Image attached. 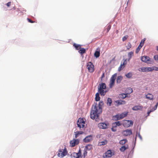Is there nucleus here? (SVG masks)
<instances>
[{"label":"nucleus","mask_w":158,"mask_h":158,"mask_svg":"<svg viewBox=\"0 0 158 158\" xmlns=\"http://www.w3.org/2000/svg\"><path fill=\"white\" fill-rule=\"evenodd\" d=\"M141 48V47H139V46H138V47L136 48V51H135V53H138L139 52V50H140V49Z\"/></svg>","instance_id":"42"},{"label":"nucleus","mask_w":158,"mask_h":158,"mask_svg":"<svg viewBox=\"0 0 158 158\" xmlns=\"http://www.w3.org/2000/svg\"><path fill=\"white\" fill-rule=\"evenodd\" d=\"M123 124L124 127H128L133 125V122L131 121L125 120L124 121Z\"/></svg>","instance_id":"6"},{"label":"nucleus","mask_w":158,"mask_h":158,"mask_svg":"<svg viewBox=\"0 0 158 158\" xmlns=\"http://www.w3.org/2000/svg\"><path fill=\"white\" fill-rule=\"evenodd\" d=\"M134 55V52H129L128 54V56L129 57V59H128V61L131 58L132 56H133Z\"/></svg>","instance_id":"26"},{"label":"nucleus","mask_w":158,"mask_h":158,"mask_svg":"<svg viewBox=\"0 0 158 158\" xmlns=\"http://www.w3.org/2000/svg\"><path fill=\"white\" fill-rule=\"evenodd\" d=\"M158 105V102L155 105V106L154 108V110H156V109Z\"/></svg>","instance_id":"50"},{"label":"nucleus","mask_w":158,"mask_h":158,"mask_svg":"<svg viewBox=\"0 0 158 158\" xmlns=\"http://www.w3.org/2000/svg\"><path fill=\"white\" fill-rule=\"evenodd\" d=\"M87 68L89 72L93 73L94 71V66L93 63L91 62L87 63Z\"/></svg>","instance_id":"5"},{"label":"nucleus","mask_w":158,"mask_h":158,"mask_svg":"<svg viewBox=\"0 0 158 158\" xmlns=\"http://www.w3.org/2000/svg\"><path fill=\"white\" fill-rule=\"evenodd\" d=\"M85 122L82 118H80L77 121V126L80 128L83 127H84Z\"/></svg>","instance_id":"4"},{"label":"nucleus","mask_w":158,"mask_h":158,"mask_svg":"<svg viewBox=\"0 0 158 158\" xmlns=\"http://www.w3.org/2000/svg\"><path fill=\"white\" fill-rule=\"evenodd\" d=\"M68 154V152L67 149L65 147H64V149H59L57 155L59 157L62 158L67 155Z\"/></svg>","instance_id":"2"},{"label":"nucleus","mask_w":158,"mask_h":158,"mask_svg":"<svg viewBox=\"0 0 158 158\" xmlns=\"http://www.w3.org/2000/svg\"><path fill=\"white\" fill-rule=\"evenodd\" d=\"M155 69V67H147V72L152 71Z\"/></svg>","instance_id":"31"},{"label":"nucleus","mask_w":158,"mask_h":158,"mask_svg":"<svg viewBox=\"0 0 158 158\" xmlns=\"http://www.w3.org/2000/svg\"><path fill=\"white\" fill-rule=\"evenodd\" d=\"M123 79V77L121 76H118V77L116 80V82L117 83H120Z\"/></svg>","instance_id":"23"},{"label":"nucleus","mask_w":158,"mask_h":158,"mask_svg":"<svg viewBox=\"0 0 158 158\" xmlns=\"http://www.w3.org/2000/svg\"><path fill=\"white\" fill-rule=\"evenodd\" d=\"M112 103V99L110 98H108L107 100V105L110 106L111 105Z\"/></svg>","instance_id":"28"},{"label":"nucleus","mask_w":158,"mask_h":158,"mask_svg":"<svg viewBox=\"0 0 158 158\" xmlns=\"http://www.w3.org/2000/svg\"><path fill=\"white\" fill-rule=\"evenodd\" d=\"M145 41V39H144L143 40H142L141 42L140 43H142V44H144V41Z\"/></svg>","instance_id":"51"},{"label":"nucleus","mask_w":158,"mask_h":158,"mask_svg":"<svg viewBox=\"0 0 158 158\" xmlns=\"http://www.w3.org/2000/svg\"><path fill=\"white\" fill-rule=\"evenodd\" d=\"M112 155V152L110 150H108L105 153V156L106 157H110Z\"/></svg>","instance_id":"17"},{"label":"nucleus","mask_w":158,"mask_h":158,"mask_svg":"<svg viewBox=\"0 0 158 158\" xmlns=\"http://www.w3.org/2000/svg\"><path fill=\"white\" fill-rule=\"evenodd\" d=\"M118 30H117V31H116V34H118Z\"/></svg>","instance_id":"56"},{"label":"nucleus","mask_w":158,"mask_h":158,"mask_svg":"<svg viewBox=\"0 0 158 158\" xmlns=\"http://www.w3.org/2000/svg\"><path fill=\"white\" fill-rule=\"evenodd\" d=\"M123 135L126 136L130 135L132 134V131L131 129H127L124 131L122 132Z\"/></svg>","instance_id":"11"},{"label":"nucleus","mask_w":158,"mask_h":158,"mask_svg":"<svg viewBox=\"0 0 158 158\" xmlns=\"http://www.w3.org/2000/svg\"><path fill=\"white\" fill-rule=\"evenodd\" d=\"M131 47V44L130 42H129L127 44V46H126V47L127 49H129Z\"/></svg>","instance_id":"40"},{"label":"nucleus","mask_w":158,"mask_h":158,"mask_svg":"<svg viewBox=\"0 0 158 158\" xmlns=\"http://www.w3.org/2000/svg\"><path fill=\"white\" fill-rule=\"evenodd\" d=\"M127 91L129 94L132 93L133 91L132 88H128L127 89Z\"/></svg>","instance_id":"38"},{"label":"nucleus","mask_w":158,"mask_h":158,"mask_svg":"<svg viewBox=\"0 0 158 158\" xmlns=\"http://www.w3.org/2000/svg\"><path fill=\"white\" fill-rule=\"evenodd\" d=\"M81 152L80 150L77 153L76 152L72 153L71 154V156L72 158H79L80 156H81Z\"/></svg>","instance_id":"12"},{"label":"nucleus","mask_w":158,"mask_h":158,"mask_svg":"<svg viewBox=\"0 0 158 158\" xmlns=\"http://www.w3.org/2000/svg\"><path fill=\"white\" fill-rule=\"evenodd\" d=\"M87 150L85 149L83 151V156H82L84 157H85V156H86L87 154Z\"/></svg>","instance_id":"43"},{"label":"nucleus","mask_w":158,"mask_h":158,"mask_svg":"<svg viewBox=\"0 0 158 158\" xmlns=\"http://www.w3.org/2000/svg\"><path fill=\"white\" fill-rule=\"evenodd\" d=\"M106 87V84L105 83H102L100 84L98 86V89H105Z\"/></svg>","instance_id":"18"},{"label":"nucleus","mask_w":158,"mask_h":158,"mask_svg":"<svg viewBox=\"0 0 158 158\" xmlns=\"http://www.w3.org/2000/svg\"><path fill=\"white\" fill-rule=\"evenodd\" d=\"M143 44H142V43H140L139 46V47H141L142 48V47H143Z\"/></svg>","instance_id":"49"},{"label":"nucleus","mask_w":158,"mask_h":158,"mask_svg":"<svg viewBox=\"0 0 158 158\" xmlns=\"http://www.w3.org/2000/svg\"><path fill=\"white\" fill-rule=\"evenodd\" d=\"M27 20L29 23H33L34 22V21H32L31 20L29 19H27Z\"/></svg>","instance_id":"47"},{"label":"nucleus","mask_w":158,"mask_h":158,"mask_svg":"<svg viewBox=\"0 0 158 158\" xmlns=\"http://www.w3.org/2000/svg\"><path fill=\"white\" fill-rule=\"evenodd\" d=\"M75 135V137L76 138H77L79 136V135L82 134L83 132L82 131H77L74 132Z\"/></svg>","instance_id":"22"},{"label":"nucleus","mask_w":158,"mask_h":158,"mask_svg":"<svg viewBox=\"0 0 158 158\" xmlns=\"http://www.w3.org/2000/svg\"><path fill=\"white\" fill-rule=\"evenodd\" d=\"M79 142V141L78 139H73V140L70 141V143L72 147H73L78 145Z\"/></svg>","instance_id":"7"},{"label":"nucleus","mask_w":158,"mask_h":158,"mask_svg":"<svg viewBox=\"0 0 158 158\" xmlns=\"http://www.w3.org/2000/svg\"><path fill=\"white\" fill-rule=\"evenodd\" d=\"M115 102L116 103L117 106L125 104L126 103V102L124 100H117L115 101Z\"/></svg>","instance_id":"16"},{"label":"nucleus","mask_w":158,"mask_h":158,"mask_svg":"<svg viewBox=\"0 0 158 158\" xmlns=\"http://www.w3.org/2000/svg\"><path fill=\"white\" fill-rule=\"evenodd\" d=\"M11 2H8L6 4L7 6L8 7L10 6L11 5Z\"/></svg>","instance_id":"48"},{"label":"nucleus","mask_w":158,"mask_h":158,"mask_svg":"<svg viewBox=\"0 0 158 158\" xmlns=\"http://www.w3.org/2000/svg\"><path fill=\"white\" fill-rule=\"evenodd\" d=\"M92 148V146L91 144H88L85 147V148L86 150H90Z\"/></svg>","instance_id":"25"},{"label":"nucleus","mask_w":158,"mask_h":158,"mask_svg":"<svg viewBox=\"0 0 158 158\" xmlns=\"http://www.w3.org/2000/svg\"><path fill=\"white\" fill-rule=\"evenodd\" d=\"M143 106H133L132 109L134 110H142L143 109Z\"/></svg>","instance_id":"15"},{"label":"nucleus","mask_w":158,"mask_h":158,"mask_svg":"<svg viewBox=\"0 0 158 158\" xmlns=\"http://www.w3.org/2000/svg\"><path fill=\"white\" fill-rule=\"evenodd\" d=\"M155 60L156 61H158V55H155L154 56Z\"/></svg>","instance_id":"46"},{"label":"nucleus","mask_w":158,"mask_h":158,"mask_svg":"<svg viewBox=\"0 0 158 158\" xmlns=\"http://www.w3.org/2000/svg\"><path fill=\"white\" fill-rule=\"evenodd\" d=\"M146 97L147 99H149V100H152L153 99V96L151 94H148L146 95Z\"/></svg>","instance_id":"24"},{"label":"nucleus","mask_w":158,"mask_h":158,"mask_svg":"<svg viewBox=\"0 0 158 158\" xmlns=\"http://www.w3.org/2000/svg\"><path fill=\"white\" fill-rule=\"evenodd\" d=\"M103 104V102H100L98 105L97 104L93 105L90 113V117L91 119H95L96 121L99 120V115L102 112V106Z\"/></svg>","instance_id":"1"},{"label":"nucleus","mask_w":158,"mask_h":158,"mask_svg":"<svg viewBox=\"0 0 158 158\" xmlns=\"http://www.w3.org/2000/svg\"><path fill=\"white\" fill-rule=\"evenodd\" d=\"M127 142V140L126 139H123L121 140L119 142V143L123 145L125 144Z\"/></svg>","instance_id":"35"},{"label":"nucleus","mask_w":158,"mask_h":158,"mask_svg":"<svg viewBox=\"0 0 158 158\" xmlns=\"http://www.w3.org/2000/svg\"><path fill=\"white\" fill-rule=\"evenodd\" d=\"M155 70L158 71V67H155Z\"/></svg>","instance_id":"54"},{"label":"nucleus","mask_w":158,"mask_h":158,"mask_svg":"<svg viewBox=\"0 0 158 158\" xmlns=\"http://www.w3.org/2000/svg\"><path fill=\"white\" fill-rule=\"evenodd\" d=\"M109 125L108 123H101L98 124V127L100 129H105L108 128Z\"/></svg>","instance_id":"9"},{"label":"nucleus","mask_w":158,"mask_h":158,"mask_svg":"<svg viewBox=\"0 0 158 158\" xmlns=\"http://www.w3.org/2000/svg\"><path fill=\"white\" fill-rule=\"evenodd\" d=\"M100 55V49L99 48H98L97 49V50L95 51L94 56L96 58L98 57Z\"/></svg>","instance_id":"19"},{"label":"nucleus","mask_w":158,"mask_h":158,"mask_svg":"<svg viewBox=\"0 0 158 158\" xmlns=\"http://www.w3.org/2000/svg\"><path fill=\"white\" fill-rule=\"evenodd\" d=\"M92 136L91 135H88L85 138L83 141L85 143H88L92 140Z\"/></svg>","instance_id":"13"},{"label":"nucleus","mask_w":158,"mask_h":158,"mask_svg":"<svg viewBox=\"0 0 158 158\" xmlns=\"http://www.w3.org/2000/svg\"><path fill=\"white\" fill-rule=\"evenodd\" d=\"M116 76L117 74L115 73L111 77L109 85L110 88H111L114 86Z\"/></svg>","instance_id":"3"},{"label":"nucleus","mask_w":158,"mask_h":158,"mask_svg":"<svg viewBox=\"0 0 158 158\" xmlns=\"http://www.w3.org/2000/svg\"><path fill=\"white\" fill-rule=\"evenodd\" d=\"M141 71L142 72H146L147 67H143L141 69Z\"/></svg>","instance_id":"41"},{"label":"nucleus","mask_w":158,"mask_h":158,"mask_svg":"<svg viewBox=\"0 0 158 158\" xmlns=\"http://www.w3.org/2000/svg\"><path fill=\"white\" fill-rule=\"evenodd\" d=\"M111 27V25L110 24H109L107 25L106 29L107 30V33H108Z\"/></svg>","instance_id":"39"},{"label":"nucleus","mask_w":158,"mask_h":158,"mask_svg":"<svg viewBox=\"0 0 158 158\" xmlns=\"http://www.w3.org/2000/svg\"><path fill=\"white\" fill-rule=\"evenodd\" d=\"M73 46L76 48V49L78 50L81 48V46L79 44L74 43L73 44Z\"/></svg>","instance_id":"29"},{"label":"nucleus","mask_w":158,"mask_h":158,"mask_svg":"<svg viewBox=\"0 0 158 158\" xmlns=\"http://www.w3.org/2000/svg\"><path fill=\"white\" fill-rule=\"evenodd\" d=\"M154 108H153L152 109H151L150 111H151V112L155 110H154Z\"/></svg>","instance_id":"55"},{"label":"nucleus","mask_w":158,"mask_h":158,"mask_svg":"<svg viewBox=\"0 0 158 158\" xmlns=\"http://www.w3.org/2000/svg\"><path fill=\"white\" fill-rule=\"evenodd\" d=\"M107 143V141L106 140H105L104 141H102V142H101L99 143V145H104L106 144Z\"/></svg>","instance_id":"33"},{"label":"nucleus","mask_w":158,"mask_h":158,"mask_svg":"<svg viewBox=\"0 0 158 158\" xmlns=\"http://www.w3.org/2000/svg\"><path fill=\"white\" fill-rule=\"evenodd\" d=\"M127 63V60H124L123 63V64L121 63V64L120 65V66L119 67V68H118V71H120L122 69H123L125 67V65Z\"/></svg>","instance_id":"14"},{"label":"nucleus","mask_w":158,"mask_h":158,"mask_svg":"<svg viewBox=\"0 0 158 158\" xmlns=\"http://www.w3.org/2000/svg\"><path fill=\"white\" fill-rule=\"evenodd\" d=\"M132 76V74L131 72H129L125 74V76L128 78H131Z\"/></svg>","instance_id":"34"},{"label":"nucleus","mask_w":158,"mask_h":158,"mask_svg":"<svg viewBox=\"0 0 158 158\" xmlns=\"http://www.w3.org/2000/svg\"><path fill=\"white\" fill-rule=\"evenodd\" d=\"M105 77V74L104 73V72H103L102 74V76L101 77V81H102V79Z\"/></svg>","instance_id":"45"},{"label":"nucleus","mask_w":158,"mask_h":158,"mask_svg":"<svg viewBox=\"0 0 158 158\" xmlns=\"http://www.w3.org/2000/svg\"><path fill=\"white\" fill-rule=\"evenodd\" d=\"M119 97L120 98L122 99H124L127 97V94H119Z\"/></svg>","instance_id":"27"},{"label":"nucleus","mask_w":158,"mask_h":158,"mask_svg":"<svg viewBox=\"0 0 158 158\" xmlns=\"http://www.w3.org/2000/svg\"><path fill=\"white\" fill-rule=\"evenodd\" d=\"M112 126V127L111 128L112 131L113 132L116 131L117 130L116 128V127L115 126L114 124H113Z\"/></svg>","instance_id":"36"},{"label":"nucleus","mask_w":158,"mask_h":158,"mask_svg":"<svg viewBox=\"0 0 158 158\" xmlns=\"http://www.w3.org/2000/svg\"><path fill=\"white\" fill-rule=\"evenodd\" d=\"M113 124H114L115 126L116 127L117 126H119L121 125V124L119 121L115 122V123H113Z\"/></svg>","instance_id":"37"},{"label":"nucleus","mask_w":158,"mask_h":158,"mask_svg":"<svg viewBox=\"0 0 158 158\" xmlns=\"http://www.w3.org/2000/svg\"><path fill=\"white\" fill-rule=\"evenodd\" d=\"M104 89H98V92L102 96H104L106 93V91L104 90Z\"/></svg>","instance_id":"21"},{"label":"nucleus","mask_w":158,"mask_h":158,"mask_svg":"<svg viewBox=\"0 0 158 158\" xmlns=\"http://www.w3.org/2000/svg\"><path fill=\"white\" fill-rule=\"evenodd\" d=\"M138 136L139 137V138L141 139H142V137H141V135H140V134H139V133L138 134Z\"/></svg>","instance_id":"52"},{"label":"nucleus","mask_w":158,"mask_h":158,"mask_svg":"<svg viewBox=\"0 0 158 158\" xmlns=\"http://www.w3.org/2000/svg\"><path fill=\"white\" fill-rule=\"evenodd\" d=\"M128 36L127 35H125L122 38V40L123 41H124L125 40H126L127 38H128Z\"/></svg>","instance_id":"44"},{"label":"nucleus","mask_w":158,"mask_h":158,"mask_svg":"<svg viewBox=\"0 0 158 158\" xmlns=\"http://www.w3.org/2000/svg\"><path fill=\"white\" fill-rule=\"evenodd\" d=\"M141 60L142 61L147 63L150 64L151 62L150 58L147 56H142L141 58Z\"/></svg>","instance_id":"8"},{"label":"nucleus","mask_w":158,"mask_h":158,"mask_svg":"<svg viewBox=\"0 0 158 158\" xmlns=\"http://www.w3.org/2000/svg\"><path fill=\"white\" fill-rule=\"evenodd\" d=\"M85 50L84 48H82L79 51V52L82 55L85 52Z\"/></svg>","instance_id":"32"},{"label":"nucleus","mask_w":158,"mask_h":158,"mask_svg":"<svg viewBox=\"0 0 158 158\" xmlns=\"http://www.w3.org/2000/svg\"><path fill=\"white\" fill-rule=\"evenodd\" d=\"M128 146L127 145H123L120 148V150L121 152H123L125 150L128 149Z\"/></svg>","instance_id":"20"},{"label":"nucleus","mask_w":158,"mask_h":158,"mask_svg":"<svg viewBox=\"0 0 158 158\" xmlns=\"http://www.w3.org/2000/svg\"><path fill=\"white\" fill-rule=\"evenodd\" d=\"M151 112V111H148L147 113L148 115H149L150 112Z\"/></svg>","instance_id":"53"},{"label":"nucleus","mask_w":158,"mask_h":158,"mask_svg":"<svg viewBox=\"0 0 158 158\" xmlns=\"http://www.w3.org/2000/svg\"><path fill=\"white\" fill-rule=\"evenodd\" d=\"M127 112H124L120 114H117L116 115L115 117L118 120H119L125 117L127 115Z\"/></svg>","instance_id":"10"},{"label":"nucleus","mask_w":158,"mask_h":158,"mask_svg":"<svg viewBox=\"0 0 158 158\" xmlns=\"http://www.w3.org/2000/svg\"><path fill=\"white\" fill-rule=\"evenodd\" d=\"M100 98L99 97V94L97 93L95 95V99L96 101H98L100 100Z\"/></svg>","instance_id":"30"}]
</instances>
